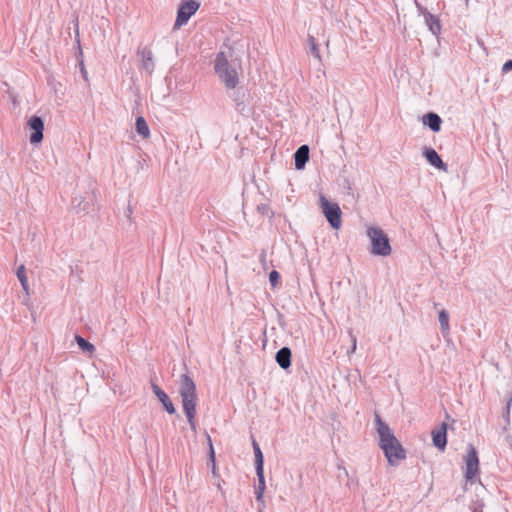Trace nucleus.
Returning a JSON list of instances; mask_svg holds the SVG:
<instances>
[{"label": "nucleus", "instance_id": "obj_29", "mask_svg": "<svg viewBox=\"0 0 512 512\" xmlns=\"http://www.w3.org/2000/svg\"><path fill=\"white\" fill-rule=\"evenodd\" d=\"M279 280H280V274L278 271L276 270H272L270 273H269V281H270V284L272 287H276L279 283Z\"/></svg>", "mask_w": 512, "mask_h": 512}, {"label": "nucleus", "instance_id": "obj_11", "mask_svg": "<svg viewBox=\"0 0 512 512\" xmlns=\"http://www.w3.org/2000/svg\"><path fill=\"white\" fill-rule=\"evenodd\" d=\"M423 156L426 158L428 163L442 171H447V164L443 162L441 156L432 147H425L423 149Z\"/></svg>", "mask_w": 512, "mask_h": 512}, {"label": "nucleus", "instance_id": "obj_7", "mask_svg": "<svg viewBox=\"0 0 512 512\" xmlns=\"http://www.w3.org/2000/svg\"><path fill=\"white\" fill-rule=\"evenodd\" d=\"M381 450L387 458L388 463L392 466L398 465L400 461L406 458V451L399 441H397L396 444H390Z\"/></svg>", "mask_w": 512, "mask_h": 512}, {"label": "nucleus", "instance_id": "obj_30", "mask_svg": "<svg viewBox=\"0 0 512 512\" xmlns=\"http://www.w3.org/2000/svg\"><path fill=\"white\" fill-rule=\"evenodd\" d=\"M257 211L262 215H267L270 211V207L267 204H259L257 206Z\"/></svg>", "mask_w": 512, "mask_h": 512}, {"label": "nucleus", "instance_id": "obj_17", "mask_svg": "<svg viewBox=\"0 0 512 512\" xmlns=\"http://www.w3.org/2000/svg\"><path fill=\"white\" fill-rule=\"evenodd\" d=\"M137 54L142 59V69L151 74L154 69V62L151 50L144 47L142 49H139Z\"/></svg>", "mask_w": 512, "mask_h": 512}, {"label": "nucleus", "instance_id": "obj_21", "mask_svg": "<svg viewBox=\"0 0 512 512\" xmlns=\"http://www.w3.org/2000/svg\"><path fill=\"white\" fill-rule=\"evenodd\" d=\"M438 320H439L440 329H441L443 336L448 335L450 332L449 313L445 309H442L439 312Z\"/></svg>", "mask_w": 512, "mask_h": 512}, {"label": "nucleus", "instance_id": "obj_1", "mask_svg": "<svg viewBox=\"0 0 512 512\" xmlns=\"http://www.w3.org/2000/svg\"><path fill=\"white\" fill-rule=\"evenodd\" d=\"M213 69L226 91L234 90L240 83V64L230 60L224 51H219L213 61Z\"/></svg>", "mask_w": 512, "mask_h": 512}, {"label": "nucleus", "instance_id": "obj_12", "mask_svg": "<svg viewBox=\"0 0 512 512\" xmlns=\"http://www.w3.org/2000/svg\"><path fill=\"white\" fill-rule=\"evenodd\" d=\"M447 428V423L443 422L438 429L432 431L433 445L441 451L447 446Z\"/></svg>", "mask_w": 512, "mask_h": 512}, {"label": "nucleus", "instance_id": "obj_33", "mask_svg": "<svg viewBox=\"0 0 512 512\" xmlns=\"http://www.w3.org/2000/svg\"><path fill=\"white\" fill-rule=\"evenodd\" d=\"M416 6H417V9H418L419 13L424 16V12L427 9L425 7H423L422 5H420L419 3H417V2H416Z\"/></svg>", "mask_w": 512, "mask_h": 512}, {"label": "nucleus", "instance_id": "obj_13", "mask_svg": "<svg viewBox=\"0 0 512 512\" xmlns=\"http://www.w3.org/2000/svg\"><path fill=\"white\" fill-rule=\"evenodd\" d=\"M309 160V146L301 145L294 153V164L296 170L304 169Z\"/></svg>", "mask_w": 512, "mask_h": 512}, {"label": "nucleus", "instance_id": "obj_9", "mask_svg": "<svg viewBox=\"0 0 512 512\" xmlns=\"http://www.w3.org/2000/svg\"><path fill=\"white\" fill-rule=\"evenodd\" d=\"M466 471L465 478L467 480H472L476 474L479 472V458L476 449L469 445L468 453L466 456Z\"/></svg>", "mask_w": 512, "mask_h": 512}, {"label": "nucleus", "instance_id": "obj_5", "mask_svg": "<svg viewBox=\"0 0 512 512\" xmlns=\"http://www.w3.org/2000/svg\"><path fill=\"white\" fill-rule=\"evenodd\" d=\"M199 6V3L194 0H183L177 11L174 29H178L186 24L190 17L197 12Z\"/></svg>", "mask_w": 512, "mask_h": 512}, {"label": "nucleus", "instance_id": "obj_4", "mask_svg": "<svg viewBox=\"0 0 512 512\" xmlns=\"http://www.w3.org/2000/svg\"><path fill=\"white\" fill-rule=\"evenodd\" d=\"M320 205L322 208V212L327 219L328 223L333 229H339L342 224V211L340 206L336 202H331L325 198V196H320Z\"/></svg>", "mask_w": 512, "mask_h": 512}, {"label": "nucleus", "instance_id": "obj_2", "mask_svg": "<svg viewBox=\"0 0 512 512\" xmlns=\"http://www.w3.org/2000/svg\"><path fill=\"white\" fill-rule=\"evenodd\" d=\"M179 395L187 421L193 431H196V406L198 401L197 389L194 380L184 373L179 380Z\"/></svg>", "mask_w": 512, "mask_h": 512}, {"label": "nucleus", "instance_id": "obj_22", "mask_svg": "<svg viewBox=\"0 0 512 512\" xmlns=\"http://www.w3.org/2000/svg\"><path fill=\"white\" fill-rule=\"evenodd\" d=\"M135 128L137 133L143 138H148L150 135V130L148 124L144 117L139 116L136 118Z\"/></svg>", "mask_w": 512, "mask_h": 512}, {"label": "nucleus", "instance_id": "obj_28", "mask_svg": "<svg viewBox=\"0 0 512 512\" xmlns=\"http://www.w3.org/2000/svg\"><path fill=\"white\" fill-rule=\"evenodd\" d=\"M207 440H208V444H209V461L212 464V471H213V473H215V469H216V467H215V451L213 448L211 437L208 434H207Z\"/></svg>", "mask_w": 512, "mask_h": 512}, {"label": "nucleus", "instance_id": "obj_35", "mask_svg": "<svg viewBox=\"0 0 512 512\" xmlns=\"http://www.w3.org/2000/svg\"><path fill=\"white\" fill-rule=\"evenodd\" d=\"M81 65H82V73L84 74V77H86V74H87V73H86V71H85V69H84V67H83V64H82V63H81Z\"/></svg>", "mask_w": 512, "mask_h": 512}, {"label": "nucleus", "instance_id": "obj_18", "mask_svg": "<svg viewBox=\"0 0 512 512\" xmlns=\"http://www.w3.org/2000/svg\"><path fill=\"white\" fill-rule=\"evenodd\" d=\"M90 199L87 200L86 198L82 197H74L72 204L73 208L76 210L77 213L83 212V213H89L91 211V202L94 199V196L91 195L89 197Z\"/></svg>", "mask_w": 512, "mask_h": 512}, {"label": "nucleus", "instance_id": "obj_27", "mask_svg": "<svg viewBox=\"0 0 512 512\" xmlns=\"http://www.w3.org/2000/svg\"><path fill=\"white\" fill-rule=\"evenodd\" d=\"M75 339H76V342H77L79 348L83 352H88V353L94 352L95 347L92 343H90L89 341H87L86 339L81 337L80 335H76Z\"/></svg>", "mask_w": 512, "mask_h": 512}, {"label": "nucleus", "instance_id": "obj_14", "mask_svg": "<svg viewBox=\"0 0 512 512\" xmlns=\"http://www.w3.org/2000/svg\"><path fill=\"white\" fill-rule=\"evenodd\" d=\"M291 349L289 347H282L276 352L275 360L279 367L287 370L291 366Z\"/></svg>", "mask_w": 512, "mask_h": 512}, {"label": "nucleus", "instance_id": "obj_31", "mask_svg": "<svg viewBox=\"0 0 512 512\" xmlns=\"http://www.w3.org/2000/svg\"><path fill=\"white\" fill-rule=\"evenodd\" d=\"M512 70V60H507L502 66V72L507 73Z\"/></svg>", "mask_w": 512, "mask_h": 512}, {"label": "nucleus", "instance_id": "obj_19", "mask_svg": "<svg viewBox=\"0 0 512 512\" xmlns=\"http://www.w3.org/2000/svg\"><path fill=\"white\" fill-rule=\"evenodd\" d=\"M256 475L258 477V486L255 489V496L258 502L263 501V493L265 490V477L264 468L256 469Z\"/></svg>", "mask_w": 512, "mask_h": 512}, {"label": "nucleus", "instance_id": "obj_15", "mask_svg": "<svg viewBox=\"0 0 512 512\" xmlns=\"http://www.w3.org/2000/svg\"><path fill=\"white\" fill-rule=\"evenodd\" d=\"M422 122L433 132H439L441 130L442 119L438 114L434 112H428L425 114L422 118Z\"/></svg>", "mask_w": 512, "mask_h": 512}, {"label": "nucleus", "instance_id": "obj_10", "mask_svg": "<svg viewBox=\"0 0 512 512\" xmlns=\"http://www.w3.org/2000/svg\"><path fill=\"white\" fill-rule=\"evenodd\" d=\"M151 388L167 413L174 414L176 412L175 406L165 391H163L154 381H151Z\"/></svg>", "mask_w": 512, "mask_h": 512}, {"label": "nucleus", "instance_id": "obj_24", "mask_svg": "<svg viewBox=\"0 0 512 512\" xmlns=\"http://www.w3.org/2000/svg\"><path fill=\"white\" fill-rule=\"evenodd\" d=\"M252 445H253L254 456H255V469L264 468V456L260 449L259 444L255 440H253Z\"/></svg>", "mask_w": 512, "mask_h": 512}, {"label": "nucleus", "instance_id": "obj_16", "mask_svg": "<svg viewBox=\"0 0 512 512\" xmlns=\"http://www.w3.org/2000/svg\"><path fill=\"white\" fill-rule=\"evenodd\" d=\"M424 21L429 31L438 36L441 33V24L440 20L433 14H431L428 10L424 12Z\"/></svg>", "mask_w": 512, "mask_h": 512}, {"label": "nucleus", "instance_id": "obj_6", "mask_svg": "<svg viewBox=\"0 0 512 512\" xmlns=\"http://www.w3.org/2000/svg\"><path fill=\"white\" fill-rule=\"evenodd\" d=\"M375 425L379 436V447L381 449L390 444H396L397 441H399L391 431L390 427L381 419L378 414H375Z\"/></svg>", "mask_w": 512, "mask_h": 512}, {"label": "nucleus", "instance_id": "obj_3", "mask_svg": "<svg viewBox=\"0 0 512 512\" xmlns=\"http://www.w3.org/2000/svg\"><path fill=\"white\" fill-rule=\"evenodd\" d=\"M366 235L370 239V254L375 256L386 257L392 252V247L387 234L379 227L369 226Z\"/></svg>", "mask_w": 512, "mask_h": 512}, {"label": "nucleus", "instance_id": "obj_23", "mask_svg": "<svg viewBox=\"0 0 512 512\" xmlns=\"http://www.w3.org/2000/svg\"><path fill=\"white\" fill-rule=\"evenodd\" d=\"M252 445H253L254 456H255V469L264 468V456L260 449L259 444L255 440H253Z\"/></svg>", "mask_w": 512, "mask_h": 512}, {"label": "nucleus", "instance_id": "obj_32", "mask_svg": "<svg viewBox=\"0 0 512 512\" xmlns=\"http://www.w3.org/2000/svg\"><path fill=\"white\" fill-rule=\"evenodd\" d=\"M356 345H357V339L355 336H352V346H351V349L349 352H351V353L355 352Z\"/></svg>", "mask_w": 512, "mask_h": 512}, {"label": "nucleus", "instance_id": "obj_34", "mask_svg": "<svg viewBox=\"0 0 512 512\" xmlns=\"http://www.w3.org/2000/svg\"><path fill=\"white\" fill-rule=\"evenodd\" d=\"M511 402H512V399H510L509 402L507 403V412L508 413H509V410H510Z\"/></svg>", "mask_w": 512, "mask_h": 512}, {"label": "nucleus", "instance_id": "obj_26", "mask_svg": "<svg viewBox=\"0 0 512 512\" xmlns=\"http://www.w3.org/2000/svg\"><path fill=\"white\" fill-rule=\"evenodd\" d=\"M16 275H17V278H18L19 282L21 283V286H22L23 290L28 292L29 285H28V279H27V276H26V269H25L24 265H21V266H19L17 268Z\"/></svg>", "mask_w": 512, "mask_h": 512}, {"label": "nucleus", "instance_id": "obj_20", "mask_svg": "<svg viewBox=\"0 0 512 512\" xmlns=\"http://www.w3.org/2000/svg\"><path fill=\"white\" fill-rule=\"evenodd\" d=\"M229 98L236 104L237 108L244 107L245 93L242 89L234 88V90L227 91Z\"/></svg>", "mask_w": 512, "mask_h": 512}, {"label": "nucleus", "instance_id": "obj_8", "mask_svg": "<svg viewBox=\"0 0 512 512\" xmlns=\"http://www.w3.org/2000/svg\"><path fill=\"white\" fill-rule=\"evenodd\" d=\"M27 125L32 133L29 140L31 144H38L43 140L44 122L40 116L33 115L29 118Z\"/></svg>", "mask_w": 512, "mask_h": 512}, {"label": "nucleus", "instance_id": "obj_25", "mask_svg": "<svg viewBox=\"0 0 512 512\" xmlns=\"http://www.w3.org/2000/svg\"><path fill=\"white\" fill-rule=\"evenodd\" d=\"M307 43H308V47H309L308 53L313 55L319 61H321L320 50H319V47H318L315 37L312 35H308Z\"/></svg>", "mask_w": 512, "mask_h": 512}]
</instances>
